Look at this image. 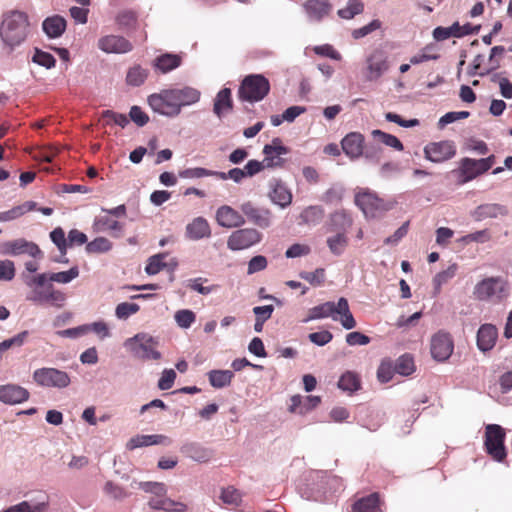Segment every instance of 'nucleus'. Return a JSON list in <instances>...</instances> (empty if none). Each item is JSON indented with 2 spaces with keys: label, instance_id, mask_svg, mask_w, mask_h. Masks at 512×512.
Instances as JSON below:
<instances>
[{
  "label": "nucleus",
  "instance_id": "nucleus-1",
  "mask_svg": "<svg viewBox=\"0 0 512 512\" xmlns=\"http://www.w3.org/2000/svg\"><path fill=\"white\" fill-rule=\"evenodd\" d=\"M29 21L26 13L9 11L3 15L0 26V36L4 43L11 48L25 41L28 34Z\"/></svg>",
  "mask_w": 512,
  "mask_h": 512
},
{
  "label": "nucleus",
  "instance_id": "nucleus-2",
  "mask_svg": "<svg viewBox=\"0 0 512 512\" xmlns=\"http://www.w3.org/2000/svg\"><path fill=\"white\" fill-rule=\"evenodd\" d=\"M156 346V339L146 333H138L123 342L126 351L143 361L159 360L162 357Z\"/></svg>",
  "mask_w": 512,
  "mask_h": 512
},
{
  "label": "nucleus",
  "instance_id": "nucleus-3",
  "mask_svg": "<svg viewBox=\"0 0 512 512\" xmlns=\"http://www.w3.org/2000/svg\"><path fill=\"white\" fill-rule=\"evenodd\" d=\"M270 91L269 80L261 74L246 76L238 89V98L250 103L263 100Z\"/></svg>",
  "mask_w": 512,
  "mask_h": 512
},
{
  "label": "nucleus",
  "instance_id": "nucleus-4",
  "mask_svg": "<svg viewBox=\"0 0 512 512\" xmlns=\"http://www.w3.org/2000/svg\"><path fill=\"white\" fill-rule=\"evenodd\" d=\"M473 295L480 301L500 302L508 295V285L501 277H487L475 285Z\"/></svg>",
  "mask_w": 512,
  "mask_h": 512
},
{
  "label": "nucleus",
  "instance_id": "nucleus-5",
  "mask_svg": "<svg viewBox=\"0 0 512 512\" xmlns=\"http://www.w3.org/2000/svg\"><path fill=\"white\" fill-rule=\"evenodd\" d=\"M327 317H331L333 320H354L349 309L348 300L344 297L339 298L337 302L328 301L315 306L310 310V314L306 320H316Z\"/></svg>",
  "mask_w": 512,
  "mask_h": 512
},
{
  "label": "nucleus",
  "instance_id": "nucleus-6",
  "mask_svg": "<svg viewBox=\"0 0 512 512\" xmlns=\"http://www.w3.org/2000/svg\"><path fill=\"white\" fill-rule=\"evenodd\" d=\"M33 381L43 388L65 389L71 384L70 375L54 367H42L34 370Z\"/></svg>",
  "mask_w": 512,
  "mask_h": 512
},
{
  "label": "nucleus",
  "instance_id": "nucleus-7",
  "mask_svg": "<svg viewBox=\"0 0 512 512\" xmlns=\"http://www.w3.org/2000/svg\"><path fill=\"white\" fill-rule=\"evenodd\" d=\"M506 433L503 427L498 424H488L485 427V449L486 452L497 462H502L507 451L505 447Z\"/></svg>",
  "mask_w": 512,
  "mask_h": 512
},
{
  "label": "nucleus",
  "instance_id": "nucleus-8",
  "mask_svg": "<svg viewBox=\"0 0 512 512\" xmlns=\"http://www.w3.org/2000/svg\"><path fill=\"white\" fill-rule=\"evenodd\" d=\"M355 203L367 218L379 217L390 209L384 200L369 190L359 191L355 196Z\"/></svg>",
  "mask_w": 512,
  "mask_h": 512
},
{
  "label": "nucleus",
  "instance_id": "nucleus-9",
  "mask_svg": "<svg viewBox=\"0 0 512 512\" xmlns=\"http://www.w3.org/2000/svg\"><path fill=\"white\" fill-rule=\"evenodd\" d=\"M314 478L320 482L321 486L316 491L311 489L310 492H301V496L307 500L322 501L326 493H335L342 489V480L337 476L329 475L326 471L316 472Z\"/></svg>",
  "mask_w": 512,
  "mask_h": 512
},
{
  "label": "nucleus",
  "instance_id": "nucleus-10",
  "mask_svg": "<svg viewBox=\"0 0 512 512\" xmlns=\"http://www.w3.org/2000/svg\"><path fill=\"white\" fill-rule=\"evenodd\" d=\"M148 104L153 111L168 117L180 114V108L176 105L171 89H165L148 97Z\"/></svg>",
  "mask_w": 512,
  "mask_h": 512
},
{
  "label": "nucleus",
  "instance_id": "nucleus-11",
  "mask_svg": "<svg viewBox=\"0 0 512 512\" xmlns=\"http://www.w3.org/2000/svg\"><path fill=\"white\" fill-rule=\"evenodd\" d=\"M262 239L261 233L254 228L238 229L228 237L227 247L232 251L244 250Z\"/></svg>",
  "mask_w": 512,
  "mask_h": 512
},
{
  "label": "nucleus",
  "instance_id": "nucleus-12",
  "mask_svg": "<svg viewBox=\"0 0 512 512\" xmlns=\"http://www.w3.org/2000/svg\"><path fill=\"white\" fill-rule=\"evenodd\" d=\"M456 154V147L452 141L444 140L431 142L424 147L425 158L434 163H441L451 159Z\"/></svg>",
  "mask_w": 512,
  "mask_h": 512
},
{
  "label": "nucleus",
  "instance_id": "nucleus-13",
  "mask_svg": "<svg viewBox=\"0 0 512 512\" xmlns=\"http://www.w3.org/2000/svg\"><path fill=\"white\" fill-rule=\"evenodd\" d=\"M49 509V496L45 492H37L28 499L12 505L2 512H47Z\"/></svg>",
  "mask_w": 512,
  "mask_h": 512
},
{
  "label": "nucleus",
  "instance_id": "nucleus-14",
  "mask_svg": "<svg viewBox=\"0 0 512 512\" xmlns=\"http://www.w3.org/2000/svg\"><path fill=\"white\" fill-rule=\"evenodd\" d=\"M289 153V148L282 144L280 138H274L270 144H266L263 148L264 165L267 168H281L285 164L283 155Z\"/></svg>",
  "mask_w": 512,
  "mask_h": 512
},
{
  "label": "nucleus",
  "instance_id": "nucleus-15",
  "mask_svg": "<svg viewBox=\"0 0 512 512\" xmlns=\"http://www.w3.org/2000/svg\"><path fill=\"white\" fill-rule=\"evenodd\" d=\"M240 210L243 216L260 228L264 229L271 225L272 212L267 208L257 207L251 201H246L241 204Z\"/></svg>",
  "mask_w": 512,
  "mask_h": 512
},
{
  "label": "nucleus",
  "instance_id": "nucleus-16",
  "mask_svg": "<svg viewBox=\"0 0 512 512\" xmlns=\"http://www.w3.org/2000/svg\"><path fill=\"white\" fill-rule=\"evenodd\" d=\"M454 349L451 336L445 332H438L431 339V355L437 361L447 360Z\"/></svg>",
  "mask_w": 512,
  "mask_h": 512
},
{
  "label": "nucleus",
  "instance_id": "nucleus-17",
  "mask_svg": "<svg viewBox=\"0 0 512 512\" xmlns=\"http://www.w3.org/2000/svg\"><path fill=\"white\" fill-rule=\"evenodd\" d=\"M216 221L224 228H238L246 222L243 213L241 214L229 205H222L217 209Z\"/></svg>",
  "mask_w": 512,
  "mask_h": 512
},
{
  "label": "nucleus",
  "instance_id": "nucleus-18",
  "mask_svg": "<svg viewBox=\"0 0 512 512\" xmlns=\"http://www.w3.org/2000/svg\"><path fill=\"white\" fill-rule=\"evenodd\" d=\"M98 48L106 53H127L133 49V45L123 36L107 35L98 40Z\"/></svg>",
  "mask_w": 512,
  "mask_h": 512
},
{
  "label": "nucleus",
  "instance_id": "nucleus-19",
  "mask_svg": "<svg viewBox=\"0 0 512 512\" xmlns=\"http://www.w3.org/2000/svg\"><path fill=\"white\" fill-rule=\"evenodd\" d=\"M29 391L16 384L0 385V402L5 404H19L29 399Z\"/></svg>",
  "mask_w": 512,
  "mask_h": 512
},
{
  "label": "nucleus",
  "instance_id": "nucleus-20",
  "mask_svg": "<svg viewBox=\"0 0 512 512\" xmlns=\"http://www.w3.org/2000/svg\"><path fill=\"white\" fill-rule=\"evenodd\" d=\"M180 452L199 463H206L210 461L214 456V451L211 448L205 447L197 442H186L181 448Z\"/></svg>",
  "mask_w": 512,
  "mask_h": 512
},
{
  "label": "nucleus",
  "instance_id": "nucleus-21",
  "mask_svg": "<svg viewBox=\"0 0 512 512\" xmlns=\"http://www.w3.org/2000/svg\"><path fill=\"white\" fill-rule=\"evenodd\" d=\"M508 215L505 205L499 203H485L477 206L471 213L475 221H483L489 218H497Z\"/></svg>",
  "mask_w": 512,
  "mask_h": 512
},
{
  "label": "nucleus",
  "instance_id": "nucleus-22",
  "mask_svg": "<svg viewBox=\"0 0 512 512\" xmlns=\"http://www.w3.org/2000/svg\"><path fill=\"white\" fill-rule=\"evenodd\" d=\"M341 146L347 156L357 159L364 153V137L361 133L351 132L343 138Z\"/></svg>",
  "mask_w": 512,
  "mask_h": 512
},
{
  "label": "nucleus",
  "instance_id": "nucleus-23",
  "mask_svg": "<svg viewBox=\"0 0 512 512\" xmlns=\"http://www.w3.org/2000/svg\"><path fill=\"white\" fill-rule=\"evenodd\" d=\"M388 69L386 56L382 51H374L367 59V79H378Z\"/></svg>",
  "mask_w": 512,
  "mask_h": 512
},
{
  "label": "nucleus",
  "instance_id": "nucleus-24",
  "mask_svg": "<svg viewBox=\"0 0 512 512\" xmlns=\"http://www.w3.org/2000/svg\"><path fill=\"white\" fill-rule=\"evenodd\" d=\"M353 219L345 210H339L332 213L326 224L327 232H343L348 233L352 227Z\"/></svg>",
  "mask_w": 512,
  "mask_h": 512
},
{
  "label": "nucleus",
  "instance_id": "nucleus-25",
  "mask_svg": "<svg viewBox=\"0 0 512 512\" xmlns=\"http://www.w3.org/2000/svg\"><path fill=\"white\" fill-rule=\"evenodd\" d=\"M498 337L497 328L491 323L483 324L477 332V346L482 352L491 350Z\"/></svg>",
  "mask_w": 512,
  "mask_h": 512
},
{
  "label": "nucleus",
  "instance_id": "nucleus-26",
  "mask_svg": "<svg viewBox=\"0 0 512 512\" xmlns=\"http://www.w3.org/2000/svg\"><path fill=\"white\" fill-rule=\"evenodd\" d=\"M478 159L463 158L459 167V184L467 183L477 176L484 174Z\"/></svg>",
  "mask_w": 512,
  "mask_h": 512
},
{
  "label": "nucleus",
  "instance_id": "nucleus-27",
  "mask_svg": "<svg viewBox=\"0 0 512 512\" xmlns=\"http://www.w3.org/2000/svg\"><path fill=\"white\" fill-rule=\"evenodd\" d=\"M186 236L191 240H200L211 236V228L204 217H196L186 226Z\"/></svg>",
  "mask_w": 512,
  "mask_h": 512
},
{
  "label": "nucleus",
  "instance_id": "nucleus-28",
  "mask_svg": "<svg viewBox=\"0 0 512 512\" xmlns=\"http://www.w3.org/2000/svg\"><path fill=\"white\" fill-rule=\"evenodd\" d=\"M5 247L6 252L12 255L28 254L36 258L42 254L38 245L32 242H27L24 239L7 242Z\"/></svg>",
  "mask_w": 512,
  "mask_h": 512
},
{
  "label": "nucleus",
  "instance_id": "nucleus-29",
  "mask_svg": "<svg viewBox=\"0 0 512 512\" xmlns=\"http://www.w3.org/2000/svg\"><path fill=\"white\" fill-rule=\"evenodd\" d=\"M272 190L270 199L282 208L289 206L292 202V193L281 180H274L271 184Z\"/></svg>",
  "mask_w": 512,
  "mask_h": 512
},
{
  "label": "nucleus",
  "instance_id": "nucleus-30",
  "mask_svg": "<svg viewBox=\"0 0 512 512\" xmlns=\"http://www.w3.org/2000/svg\"><path fill=\"white\" fill-rule=\"evenodd\" d=\"M148 505L154 510H163L166 512H185L187 510L186 504L174 501L165 496L151 497L148 501Z\"/></svg>",
  "mask_w": 512,
  "mask_h": 512
},
{
  "label": "nucleus",
  "instance_id": "nucleus-31",
  "mask_svg": "<svg viewBox=\"0 0 512 512\" xmlns=\"http://www.w3.org/2000/svg\"><path fill=\"white\" fill-rule=\"evenodd\" d=\"M173 98L178 108L195 104L200 99V92L192 87H183L179 89H171Z\"/></svg>",
  "mask_w": 512,
  "mask_h": 512
},
{
  "label": "nucleus",
  "instance_id": "nucleus-32",
  "mask_svg": "<svg viewBox=\"0 0 512 512\" xmlns=\"http://www.w3.org/2000/svg\"><path fill=\"white\" fill-rule=\"evenodd\" d=\"M66 26V20L59 15L47 17L42 23L43 31L49 38L60 37L65 32Z\"/></svg>",
  "mask_w": 512,
  "mask_h": 512
},
{
  "label": "nucleus",
  "instance_id": "nucleus-33",
  "mask_svg": "<svg viewBox=\"0 0 512 512\" xmlns=\"http://www.w3.org/2000/svg\"><path fill=\"white\" fill-rule=\"evenodd\" d=\"M167 443H170V440L164 435H136L127 442L126 448L134 450L140 447Z\"/></svg>",
  "mask_w": 512,
  "mask_h": 512
},
{
  "label": "nucleus",
  "instance_id": "nucleus-34",
  "mask_svg": "<svg viewBox=\"0 0 512 512\" xmlns=\"http://www.w3.org/2000/svg\"><path fill=\"white\" fill-rule=\"evenodd\" d=\"M304 8L311 19L320 21L330 13L332 7L327 0H308Z\"/></svg>",
  "mask_w": 512,
  "mask_h": 512
},
{
  "label": "nucleus",
  "instance_id": "nucleus-35",
  "mask_svg": "<svg viewBox=\"0 0 512 512\" xmlns=\"http://www.w3.org/2000/svg\"><path fill=\"white\" fill-rule=\"evenodd\" d=\"M332 235H330L327 240V246L330 250V252L333 255L340 256L342 255L346 248L349 245V238L348 233L343 232H330Z\"/></svg>",
  "mask_w": 512,
  "mask_h": 512
},
{
  "label": "nucleus",
  "instance_id": "nucleus-36",
  "mask_svg": "<svg viewBox=\"0 0 512 512\" xmlns=\"http://www.w3.org/2000/svg\"><path fill=\"white\" fill-rule=\"evenodd\" d=\"M232 108L231 90L223 88L215 98L213 111L218 117H221L224 113L231 111Z\"/></svg>",
  "mask_w": 512,
  "mask_h": 512
},
{
  "label": "nucleus",
  "instance_id": "nucleus-37",
  "mask_svg": "<svg viewBox=\"0 0 512 512\" xmlns=\"http://www.w3.org/2000/svg\"><path fill=\"white\" fill-rule=\"evenodd\" d=\"M207 376L213 388L221 389L231 384L234 372L231 370H211L207 373Z\"/></svg>",
  "mask_w": 512,
  "mask_h": 512
},
{
  "label": "nucleus",
  "instance_id": "nucleus-38",
  "mask_svg": "<svg viewBox=\"0 0 512 512\" xmlns=\"http://www.w3.org/2000/svg\"><path fill=\"white\" fill-rule=\"evenodd\" d=\"M352 512H381L378 495L373 493L359 499L353 504Z\"/></svg>",
  "mask_w": 512,
  "mask_h": 512
},
{
  "label": "nucleus",
  "instance_id": "nucleus-39",
  "mask_svg": "<svg viewBox=\"0 0 512 512\" xmlns=\"http://www.w3.org/2000/svg\"><path fill=\"white\" fill-rule=\"evenodd\" d=\"M181 62L179 55L166 53L155 59V67L162 73H167L179 67Z\"/></svg>",
  "mask_w": 512,
  "mask_h": 512
},
{
  "label": "nucleus",
  "instance_id": "nucleus-40",
  "mask_svg": "<svg viewBox=\"0 0 512 512\" xmlns=\"http://www.w3.org/2000/svg\"><path fill=\"white\" fill-rule=\"evenodd\" d=\"M36 209V202L34 201H26L21 205L15 206L12 209L1 213L2 221L8 222L13 221L15 219L20 218L27 212L33 211Z\"/></svg>",
  "mask_w": 512,
  "mask_h": 512
},
{
  "label": "nucleus",
  "instance_id": "nucleus-41",
  "mask_svg": "<svg viewBox=\"0 0 512 512\" xmlns=\"http://www.w3.org/2000/svg\"><path fill=\"white\" fill-rule=\"evenodd\" d=\"M394 370L396 373L402 376H409L415 371V364L413 357L405 353L398 357L395 362H393Z\"/></svg>",
  "mask_w": 512,
  "mask_h": 512
},
{
  "label": "nucleus",
  "instance_id": "nucleus-42",
  "mask_svg": "<svg viewBox=\"0 0 512 512\" xmlns=\"http://www.w3.org/2000/svg\"><path fill=\"white\" fill-rule=\"evenodd\" d=\"M433 37L436 41H444L446 39H449L450 37H463V33H460L459 22H455L450 27H436L433 30Z\"/></svg>",
  "mask_w": 512,
  "mask_h": 512
},
{
  "label": "nucleus",
  "instance_id": "nucleus-43",
  "mask_svg": "<svg viewBox=\"0 0 512 512\" xmlns=\"http://www.w3.org/2000/svg\"><path fill=\"white\" fill-rule=\"evenodd\" d=\"M360 379L354 372H345L338 381V387L349 393H353L360 389Z\"/></svg>",
  "mask_w": 512,
  "mask_h": 512
},
{
  "label": "nucleus",
  "instance_id": "nucleus-44",
  "mask_svg": "<svg viewBox=\"0 0 512 512\" xmlns=\"http://www.w3.org/2000/svg\"><path fill=\"white\" fill-rule=\"evenodd\" d=\"M372 136L374 140H376L377 142L382 143L388 147H391L397 151H402L404 149V146L401 143V141L392 134H388L381 130H373Z\"/></svg>",
  "mask_w": 512,
  "mask_h": 512
},
{
  "label": "nucleus",
  "instance_id": "nucleus-45",
  "mask_svg": "<svg viewBox=\"0 0 512 512\" xmlns=\"http://www.w3.org/2000/svg\"><path fill=\"white\" fill-rule=\"evenodd\" d=\"M324 216V209L321 206L312 205L305 208L301 214L300 219L305 224H316Z\"/></svg>",
  "mask_w": 512,
  "mask_h": 512
},
{
  "label": "nucleus",
  "instance_id": "nucleus-46",
  "mask_svg": "<svg viewBox=\"0 0 512 512\" xmlns=\"http://www.w3.org/2000/svg\"><path fill=\"white\" fill-rule=\"evenodd\" d=\"M148 76V71L140 65L131 67L126 75V82L131 86H140L143 84Z\"/></svg>",
  "mask_w": 512,
  "mask_h": 512
},
{
  "label": "nucleus",
  "instance_id": "nucleus-47",
  "mask_svg": "<svg viewBox=\"0 0 512 512\" xmlns=\"http://www.w3.org/2000/svg\"><path fill=\"white\" fill-rule=\"evenodd\" d=\"M167 257L166 253H159L148 259L145 271L148 275H155L163 270L168 264L164 261Z\"/></svg>",
  "mask_w": 512,
  "mask_h": 512
},
{
  "label": "nucleus",
  "instance_id": "nucleus-48",
  "mask_svg": "<svg viewBox=\"0 0 512 512\" xmlns=\"http://www.w3.org/2000/svg\"><path fill=\"white\" fill-rule=\"evenodd\" d=\"M363 9L364 5L360 0H349L346 7L338 10V15L343 19H352L362 13Z\"/></svg>",
  "mask_w": 512,
  "mask_h": 512
},
{
  "label": "nucleus",
  "instance_id": "nucleus-49",
  "mask_svg": "<svg viewBox=\"0 0 512 512\" xmlns=\"http://www.w3.org/2000/svg\"><path fill=\"white\" fill-rule=\"evenodd\" d=\"M116 22L122 29H134L137 26V14L131 10L122 11L117 15Z\"/></svg>",
  "mask_w": 512,
  "mask_h": 512
},
{
  "label": "nucleus",
  "instance_id": "nucleus-50",
  "mask_svg": "<svg viewBox=\"0 0 512 512\" xmlns=\"http://www.w3.org/2000/svg\"><path fill=\"white\" fill-rule=\"evenodd\" d=\"M396 371L394 370L393 361L390 359H384L377 370V378L381 383H387L392 378Z\"/></svg>",
  "mask_w": 512,
  "mask_h": 512
},
{
  "label": "nucleus",
  "instance_id": "nucleus-51",
  "mask_svg": "<svg viewBox=\"0 0 512 512\" xmlns=\"http://www.w3.org/2000/svg\"><path fill=\"white\" fill-rule=\"evenodd\" d=\"M94 226L97 231H120L123 227L122 224L109 216L98 217L95 220Z\"/></svg>",
  "mask_w": 512,
  "mask_h": 512
},
{
  "label": "nucleus",
  "instance_id": "nucleus-52",
  "mask_svg": "<svg viewBox=\"0 0 512 512\" xmlns=\"http://www.w3.org/2000/svg\"><path fill=\"white\" fill-rule=\"evenodd\" d=\"M78 275L79 269L75 266L70 268L68 271L51 273L48 278L50 281L66 284L77 278Z\"/></svg>",
  "mask_w": 512,
  "mask_h": 512
},
{
  "label": "nucleus",
  "instance_id": "nucleus-53",
  "mask_svg": "<svg viewBox=\"0 0 512 512\" xmlns=\"http://www.w3.org/2000/svg\"><path fill=\"white\" fill-rule=\"evenodd\" d=\"M112 248V243L105 237L95 238L86 245L88 253H104Z\"/></svg>",
  "mask_w": 512,
  "mask_h": 512
},
{
  "label": "nucleus",
  "instance_id": "nucleus-54",
  "mask_svg": "<svg viewBox=\"0 0 512 512\" xmlns=\"http://www.w3.org/2000/svg\"><path fill=\"white\" fill-rule=\"evenodd\" d=\"M26 336L27 332L23 331L9 339H5L2 342H0V358H2L3 353L6 352L7 350L22 346Z\"/></svg>",
  "mask_w": 512,
  "mask_h": 512
},
{
  "label": "nucleus",
  "instance_id": "nucleus-55",
  "mask_svg": "<svg viewBox=\"0 0 512 512\" xmlns=\"http://www.w3.org/2000/svg\"><path fill=\"white\" fill-rule=\"evenodd\" d=\"M32 61L47 69L54 67L56 63V60L52 54L42 51L38 48L35 49Z\"/></svg>",
  "mask_w": 512,
  "mask_h": 512
},
{
  "label": "nucleus",
  "instance_id": "nucleus-56",
  "mask_svg": "<svg viewBox=\"0 0 512 512\" xmlns=\"http://www.w3.org/2000/svg\"><path fill=\"white\" fill-rule=\"evenodd\" d=\"M299 276L313 286H320L324 283L325 270L323 268H317L313 272L302 271Z\"/></svg>",
  "mask_w": 512,
  "mask_h": 512
},
{
  "label": "nucleus",
  "instance_id": "nucleus-57",
  "mask_svg": "<svg viewBox=\"0 0 512 512\" xmlns=\"http://www.w3.org/2000/svg\"><path fill=\"white\" fill-rule=\"evenodd\" d=\"M50 238L52 242L57 246L62 256H64L67 252V239L65 237L64 230L61 227L55 228L50 233Z\"/></svg>",
  "mask_w": 512,
  "mask_h": 512
},
{
  "label": "nucleus",
  "instance_id": "nucleus-58",
  "mask_svg": "<svg viewBox=\"0 0 512 512\" xmlns=\"http://www.w3.org/2000/svg\"><path fill=\"white\" fill-rule=\"evenodd\" d=\"M209 174H211L209 169L202 167L187 168L179 171V177L183 179H198L208 177Z\"/></svg>",
  "mask_w": 512,
  "mask_h": 512
},
{
  "label": "nucleus",
  "instance_id": "nucleus-59",
  "mask_svg": "<svg viewBox=\"0 0 512 512\" xmlns=\"http://www.w3.org/2000/svg\"><path fill=\"white\" fill-rule=\"evenodd\" d=\"M88 327L87 334L93 332L99 339L103 340L110 336V329L105 322H92L85 324Z\"/></svg>",
  "mask_w": 512,
  "mask_h": 512
},
{
  "label": "nucleus",
  "instance_id": "nucleus-60",
  "mask_svg": "<svg viewBox=\"0 0 512 512\" xmlns=\"http://www.w3.org/2000/svg\"><path fill=\"white\" fill-rule=\"evenodd\" d=\"M87 329L88 327L83 324L74 328L58 330L56 331V334L64 338L78 339L84 335H87Z\"/></svg>",
  "mask_w": 512,
  "mask_h": 512
},
{
  "label": "nucleus",
  "instance_id": "nucleus-61",
  "mask_svg": "<svg viewBox=\"0 0 512 512\" xmlns=\"http://www.w3.org/2000/svg\"><path fill=\"white\" fill-rule=\"evenodd\" d=\"M176 372L173 369H165L158 380V388L160 390H169L172 388L176 379Z\"/></svg>",
  "mask_w": 512,
  "mask_h": 512
},
{
  "label": "nucleus",
  "instance_id": "nucleus-62",
  "mask_svg": "<svg viewBox=\"0 0 512 512\" xmlns=\"http://www.w3.org/2000/svg\"><path fill=\"white\" fill-rule=\"evenodd\" d=\"M14 276V263L11 260H0V280L10 281Z\"/></svg>",
  "mask_w": 512,
  "mask_h": 512
},
{
  "label": "nucleus",
  "instance_id": "nucleus-63",
  "mask_svg": "<svg viewBox=\"0 0 512 512\" xmlns=\"http://www.w3.org/2000/svg\"><path fill=\"white\" fill-rule=\"evenodd\" d=\"M311 249L306 244H293L291 245L285 252V256L287 258H296L308 255L310 253Z\"/></svg>",
  "mask_w": 512,
  "mask_h": 512
},
{
  "label": "nucleus",
  "instance_id": "nucleus-64",
  "mask_svg": "<svg viewBox=\"0 0 512 512\" xmlns=\"http://www.w3.org/2000/svg\"><path fill=\"white\" fill-rule=\"evenodd\" d=\"M129 116L134 123L141 127L149 121V116L139 106H132Z\"/></svg>",
  "mask_w": 512,
  "mask_h": 512
}]
</instances>
